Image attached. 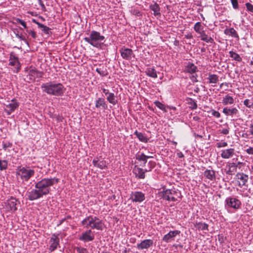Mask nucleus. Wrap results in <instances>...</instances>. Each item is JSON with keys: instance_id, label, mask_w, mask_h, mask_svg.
<instances>
[{"instance_id": "nucleus-56", "label": "nucleus", "mask_w": 253, "mask_h": 253, "mask_svg": "<svg viewBox=\"0 0 253 253\" xmlns=\"http://www.w3.org/2000/svg\"><path fill=\"white\" fill-rule=\"evenodd\" d=\"M221 133L224 134H227L229 133V129L227 128H223L221 131Z\"/></svg>"}, {"instance_id": "nucleus-64", "label": "nucleus", "mask_w": 253, "mask_h": 253, "mask_svg": "<svg viewBox=\"0 0 253 253\" xmlns=\"http://www.w3.org/2000/svg\"><path fill=\"white\" fill-rule=\"evenodd\" d=\"M128 251L126 249H125V250L123 252V253H127Z\"/></svg>"}, {"instance_id": "nucleus-26", "label": "nucleus", "mask_w": 253, "mask_h": 253, "mask_svg": "<svg viewBox=\"0 0 253 253\" xmlns=\"http://www.w3.org/2000/svg\"><path fill=\"white\" fill-rule=\"evenodd\" d=\"M227 167H228V169L226 171V174L230 175L233 172L236 171L238 165H236L235 163H230L227 165Z\"/></svg>"}, {"instance_id": "nucleus-10", "label": "nucleus", "mask_w": 253, "mask_h": 253, "mask_svg": "<svg viewBox=\"0 0 253 253\" xmlns=\"http://www.w3.org/2000/svg\"><path fill=\"white\" fill-rule=\"evenodd\" d=\"M94 239V234L91 229H88L83 232L79 239L84 242L92 241Z\"/></svg>"}, {"instance_id": "nucleus-55", "label": "nucleus", "mask_w": 253, "mask_h": 253, "mask_svg": "<svg viewBox=\"0 0 253 253\" xmlns=\"http://www.w3.org/2000/svg\"><path fill=\"white\" fill-rule=\"evenodd\" d=\"M77 251L79 253H84L86 251V250L84 248H78Z\"/></svg>"}, {"instance_id": "nucleus-33", "label": "nucleus", "mask_w": 253, "mask_h": 253, "mask_svg": "<svg viewBox=\"0 0 253 253\" xmlns=\"http://www.w3.org/2000/svg\"><path fill=\"white\" fill-rule=\"evenodd\" d=\"M146 74L152 78H157V75L156 71L153 68H147L146 71Z\"/></svg>"}, {"instance_id": "nucleus-48", "label": "nucleus", "mask_w": 253, "mask_h": 253, "mask_svg": "<svg viewBox=\"0 0 253 253\" xmlns=\"http://www.w3.org/2000/svg\"><path fill=\"white\" fill-rule=\"evenodd\" d=\"M16 37L19 38L20 40L23 41L25 42L26 44L28 45V42L27 41V40L25 39V38L22 35H20L19 34H16Z\"/></svg>"}, {"instance_id": "nucleus-19", "label": "nucleus", "mask_w": 253, "mask_h": 253, "mask_svg": "<svg viewBox=\"0 0 253 253\" xmlns=\"http://www.w3.org/2000/svg\"><path fill=\"white\" fill-rule=\"evenodd\" d=\"M222 112L226 116H233L236 115L239 111L236 108L225 107L223 109Z\"/></svg>"}, {"instance_id": "nucleus-45", "label": "nucleus", "mask_w": 253, "mask_h": 253, "mask_svg": "<svg viewBox=\"0 0 253 253\" xmlns=\"http://www.w3.org/2000/svg\"><path fill=\"white\" fill-rule=\"evenodd\" d=\"M246 5L247 10L249 11H250V12L253 13V5L249 2H248V3H246Z\"/></svg>"}, {"instance_id": "nucleus-23", "label": "nucleus", "mask_w": 253, "mask_h": 253, "mask_svg": "<svg viewBox=\"0 0 253 253\" xmlns=\"http://www.w3.org/2000/svg\"><path fill=\"white\" fill-rule=\"evenodd\" d=\"M207 80H208L209 84H212V86H215L216 83L219 81V77L215 74H210Z\"/></svg>"}, {"instance_id": "nucleus-59", "label": "nucleus", "mask_w": 253, "mask_h": 253, "mask_svg": "<svg viewBox=\"0 0 253 253\" xmlns=\"http://www.w3.org/2000/svg\"><path fill=\"white\" fill-rule=\"evenodd\" d=\"M177 155L179 158H183L184 157V155L181 152H179L177 153Z\"/></svg>"}, {"instance_id": "nucleus-11", "label": "nucleus", "mask_w": 253, "mask_h": 253, "mask_svg": "<svg viewBox=\"0 0 253 253\" xmlns=\"http://www.w3.org/2000/svg\"><path fill=\"white\" fill-rule=\"evenodd\" d=\"M120 52L122 58L127 60H130L135 57L132 49L124 46L120 49Z\"/></svg>"}, {"instance_id": "nucleus-58", "label": "nucleus", "mask_w": 253, "mask_h": 253, "mask_svg": "<svg viewBox=\"0 0 253 253\" xmlns=\"http://www.w3.org/2000/svg\"><path fill=\"white\" fill-rule=\"evenodd\" d=\"M133 14L134 15H136V16H140V15L139 11H138L137 10H134L133 11Z\"/></svg>"}, {"instance_id": "nucleus-43", "label": "nucleus", "mask_w": 253, "mask_h": 253, "mask_svg": "<svg viewBox=\"0 0 253 253\" xmlns=\"http://www.w3.org/2000/svg\"><path fill=\"white\" fill-rule=\"evenodd\" d=\"M188 103L191 105L190 107L192 109H196L197 108V104L194 100L190 99Z\"/></svg>"}, {"instance_id": "nucleus-42", "label": "nucleus", "mask_w": 253, "mask_h": 253, "mask_svg": "<svg viewBox=\"0 0 253 253\" xmlns=\"http://www.w3.org/2000/svg\"><path fill=\"white\" fill-rule=\"evenodd\" d=\"M227 145L228 144H227V142H226L225 141H223L217 142L216 144V147L218 148H221V147H225L227 146Z\"/></svg>"}, {"instance_id": "nucleus-13", "label": "nucleus", "mask_w": 253, "mask_h": 253, "mask_svg": "<svg viewBox=\"0 0 253 253\" xmlns=\"http://www.w3.org/2000/svg\"><path fill=\"white\" fill-rule=\"evenodd\" d=\"M225 202L229 207L235 209H239L241 206V202L238 199L235 198H227Z\"/></svg>"}, {"instance_id": "nucleus-1", "label": "nucleus", "mask_w": 253, "mask_h": 253, "mask_svg": "<svg viewBox=\"0 0 253 253\" xmlns=\"http://www.w3.org/2000/svg\"><path fill=\"white\" fill-rule=\"evenodd\" d=\"M56 178H43L37 182L35 189L28 190L26 196L30 201H34L47 195L50 191V187L58 182Z\"/></svg>"}, {"instance_id": "nucleus-36", "label": "nucleus", "mask_w": 253, "mask_h": 253, "mask_svg": "<svg viewBox=\"0 0 253 253\" xmlns=\"http://www.w3.org/2000/svg\"><path fill=\"white\" fill-rule=\"evenodd\" d=\"M134 134L136 135L138 139L143 142H147L148 141V138L141 132H139L137 131H135Z\"/></svg>"}, {"instance_id": "nucleus-41", "label": "nucleus", "mask_w": 253, "mask_h": 253, "mask_svg": "<svg viewBox=\"0 0 253 253\" xmlns=\"http://www.w3.org/2000/svg\"><path fill=\"white\" fill-rule=\"evenodd\" d=\"M136 159L138 161H142L144 162V164L145 165L147 163V160L146 159V155L143 153L141 154L140 155H137L136 157Z\"/></svg>"}, {"instance_id": "nucleus-9", "label": "nucleus", "mask_w": 253, "mask_h": 253, "mask_svg": "<svg viewBox=\"0 0 253 253\" xmlns=\"http://www.w3.org/2000/svg\"><path fill=\"white\" fill-rule=\"evenodd\" d=\"M18 203H19V202L16 198L11 197L5 203L6 210L10 212L16 211L17 210L16 206Z\"/></svg>"}, {"instance_id": "nucleus-39", "label": "nucleus", "mask_w": 253, "mask_h": 253, "mask_svg": "<svg viewBox=\"0 0 253 253\" xmlns=\"http://www.w3.org/2000/svg\"><path fill=\"white\" fill-rule=\"evenodd\" d=\"M156 106L158 107L160 109L165 111V112H167V110L166 109V107L164 104H162L161 102H160L159 101H156L154 102Z\"/></svg>"}, {"instance_id": "nucleus-7", "label": "nucleus", "mask_w": 253, "mask_h": 253, "mask_svg": "<svg viewBox=\"0 0 253 253\" xmlns=\"http://www.w3.org/2000/svg\"><path fill=\"white\" fill-rule=\"evenodd\" d=\"M27 72L26 79L29 82H34L37 78L42 77L41 72L37 71L35 67H30L26 70Z\"/></svg>"}, {"instance_id": "nucleus-44", "label": "nucleus", "mask_w": 253, "mask_h": 253, "mask_svg": "<svg viewBox=\"0 0 253 253\" xmlns=\"http://www.w3.org/2000/svg\"><path fill=\"white\" fill-rule=\"evenodd\" d=\"M244 105L248 108H251L253 106V103L249 99H247L244 101Z\"/></svg>"}, {"instance_id": "nucleus-3", "label": "nucleus", "mask_w": 253, "mask_h": 253, "mask_svg": "<svg viewBox=\"0 0 253 253\" xmlns=\"http://www.w3.org/2000/svg\"><path fill=\"white\" fill-rule=\"evenodd\" d=\"M81 224L84 226V228H90L92 229L102 230L104 224L101 220L96 216L89 215L84 218L82 221Z\"/></svg>"}, {"instance_id": "nucleus-32", "label": "nucleus", "mask_w": 253, "mask_h": 253, "mask_svg": "<svg viewBox=\"0 0 253 253\" xmlns=\"http://www.w3.org/2000/svg\"><path fill=\"white\" fill-rule=\"evenodd\" d=\"M194 31L198 33V34H201L202 32H204V27L202 26V24L200 22H198L195 23L194 26L193 27Z\"/></svg>"}, {"instance_id": "nucleus-21", "label": "nucleus", "mask_w": 253, "mask_h": 253, "mask_svg": "<svg viewBox=\"0 0 253 253\" xmlns=\"http://www.w3.org/2000/svg\"><path fill=\"white\" fill-rule=\"evenodd\" d=\"M33 22L36 23L38 25V27L41 29L42 31L45 34L48 35L52 34V32L50 31L51 29L49 27L37 22L35 19H33Z\"/></svg>"}, {"instance_id": "nucleus-61", "label": "nucleus", "mask_w": 253, "mask_h": 253, "mask_svg": "<svg viewBox=\"0 0 253 253\" xmlns=\"http://www.w3.org/2000/svg\"><path fill=\"white\" fill-rule=\"evenodd\" d=\"M226 85V86H228V84H227V83H221V84H220V86H219L220 88H222V86H223V85Z\"/></svg>"}, {"instance_id": "nucleus-16", "label": "nucleus", "mask_w": 253, "mask_h": 253, "mask_svg": "<svg viewBox=\"0 0 253 253\" xmlns=\"http://www.w3.org/2000/svg\"><path fill=\"white\" fill-rule=\"evenodd\" d=\"M50 245L49 250L51 252L56 250L59 244V239L55 235H53L50 240Z\"/></svg>"}, {"instance_id": "nucleus-28", "label": "nucleus", "mask_w": 253, "mask_h": 253, "mask_svg": "<svg viewBox=\"0 0 253 253\" xmlns=\"http://www.w3.org/2000/svg\"><path fill=\"white\" fill-rule=\"evenodd\" d=\"M234 102V98L228 94L225 95L222 99V103L224 105L232 104Z\"/></svg>"}, {"instance_id": "nucleus-20", "label": "nucleus", "mask_w": 253, "mask_h": 253, "mask_svg": "<svg viewBox=\"0 0 253 253\" xmlns=\"http://www.w3.org/2000/svg\"><path fill=\"white\" fill-rule=\"evenodd\" d=\"M237 178L240 180L239 185L244 186L247 182L249 176L248 175L244 174V173H238L236 174Z\"/></svg>"}, {"instance_id": "nucleus-27", "label": "nucleus", "mask_w": 253, "mask_h": 253, "mask_svg": "<svg viewBox=\"0 0 253 253\" xmlns=\"http://www.w3.org/2000/svg\"><path fill=\"white\" fill-rule=\"evenodd\" d=\"M201 38V40L203 41L208 43H213L214 42L213 39L211 37L208 36L205 33V31L202 32L199 34Z\"/></svg>"}, {"instance_id": "nucleus-4", "label": "nucleus", "mask_w": 253, "mask_h": 253, "mask_svg": "<svg viewBox=\"0 0 253 253\" xmlns=\"http://www.w3.org/2000/svg\"><path fill=\"white\" fill-rule=\"evenodd\" d=\"M105 37L98 32L92 31L89 36L85 37L84 40L93 47L99 48L103 44Z\"/></svg>"}, {"instance_id": "nucleus-31", "label": "nucleus", "mask_w": 253, "mask_h": 253, "mask_svg": "<svg viewBox=\"0 0 253 253\" xmlns=\"http://www.w3.org/2000/svg\"><path fill=\"white\" fill-rule=\"evenodd\" d=\"M95 107L96 108H100L102 107L103 109H105L106 107V102L104 99L102 98H99L95 102Z\"/></svg>"}, {"instance_id": "nucleus-57", "label": "nucleus", "mask_w": 253, "mask_h": 253, "mask_svg": "<svg viewBox=\"0 0 253 253\" xmlns=\"http://www.w3.org/2000/svg\"><path fill=\"white\" fill-rule=\"evenodd\" d=\"M103 92L106 95H108L110 92H109V91L108 89H105V88H102Z\"/></svg>"}, {"instance_id": "nucleus-12", "label": "nucleus", "mask_w": 253, "mask_h": 253, "mask_svg": "<svg viewBox=\"0 0 253 253\" xmlns=\"http://www.w3.org/2000/svg\"><path fill=\"white\" fill-rule=\"evenodd\" d=\"M145 199V194L140 191L132 192L130 195V199L135 203H141Z\"/></svg>"}, {"instance_id": "nucleus-37", "label": "nucleus", "mask_w": 253, "mask_h": 253, "mask_svg": "<svg viewBox=\"0 0 253 253\" xmlns=\"http://www.w3.org/2000/svg\"><path fill=\"white\" fill-rule=\"evenodd\" d=\"M195 227L199 230H208L209 225L205 223L198 222L196 223Z\"/></svg>"}, {"instance_id": "nucleus-6", "label": "nucleus", "mask_w": 253, "mask_h": 253, "mask_svg": "<svg viewBox=\"0 0 253 253\" xmlns=\"http://www.w3.org/2000/svg\"><path fill=\"white\" fill-rule=\"evenodd\" d=\"M35 174V170L30 167H19L16 169V174L24 181H27Z\"/></svg>"}, {"instance_id": "nucleus-38", "label": "nucleus", "mask_w": 253, "mask_h": 253, "mask_svg": "<svg viewBox=\"0 0 253 253\" xmlns=\"http://www.w3.org/2000/svg\"><path fill=\"white\" fill-rule=\"evenodd\" d=\"M229 53L230 54V57L233 58L234 60H235L238 62H241L242 61V58L241 57L240 55L238 54V53H237L235 52H233L232 51H230Z\"/></svg>"}, {"instance_id": "nucleus-47", "label": "nucleus", "mask_w": 253, "mask_h": 253, "mask_svg": "<svg viewBox=\"0 0 253 253\" xmlns=\"http://www.w3.org/2000/svg\"><path fill=\"white\" fill-rule=\"evenodd\" d=\"M16 21L17 22L20 23L22 26H23L24 28H27L26 23L24 21H23L22 20H21L20 19H19V18H17V19H16Z\"/></svg>"}, {"instance_id": "nucleus-17", "label": "nucleus", "mask_w": 253, "mask_h": 253, "mask_svg": "<svg viewBox=\"0 0 253 253\" xmlns=\"http://www.w3.org/2000/svg\"><path fill=\"white\" fill-rule=\"evenodd\" d=\"M221 152V157L226 159L232 157L235 154V150L233 148L222 150Z\"/></svg>"}, {"instance_id": "nucleus-62", "label": "nucleus", "mask_w": 253, "mask_h": 253, "mask_svg": "<svg viewBox=\"0 0 253 253\" xmlns=\"http://www.w3.org/2000/svg\"><path fill=\"white\" fill-rule=\"evenodd\" d=\"M9 147V145H7L6 143L3 144V148L6 149L7 147Z\"/></svg>"}, {"instance_id": "nucleus-2", "label": "nucleus", "mask_w": 253, "mask_h": 253, "mask_svg": "<svg viewBox=\"0 0 253 253\" xmlns=\"http://www.w3.org/2000/svg\"><path fill=\"white\" fill-rule=\"evenodd\" d=\"M41 87L43 91L50 95L60 96L64 92V86L60 83L55 84L49 82L43 84Z\"/></svg>"}, {"instance_id": "nucleus-5", "label": "nucleus", "mask_w": 253, "mask_h": 253, "mask_svg": "<svg viewBox=\"0 0 253 253\" xmlns=\"http://www.w3.org/2000/svg\"><path fill=\"white\" fill-rule=\"evenodd\" d=\"M159 195L163 199L168 201H178L181 200L182 198L180 191L175 188L164 190L159 192Z\"/></svg>"}, {"instance_id": "nucleus-22", "label": "nucleus", "mask_w": 253, "mask_h": 253, "mask_svg": "<svg viewBox=\"0 0 253 253\" xmlns=\"http://www.w3.org/2000/svg\"><path fill=\"white\" fill-rule=\"evenodd\" d=\"M133 171L136 176L138 178L143 179L145 178V171L142 169L135 166Z\"/></svg>"}, {"instance_id": "nucleus-53", "label": "nucleus", "mask_w": 253, "mask_h": 253, "mask_svg": "<svg viewBox=\"0 0 253 253\" xmlns=\"http://www.w3.org/2000/svg\"><path fill=\"white\" fill-rule=\"evenodd\" d=\"M29 34H30L31 35V36L32 37V38H33L34 39H36V37H37V34L35 32H34V31H30L29 32Z\"/></svg>"}, {"instance_id": "nucleus-24", "label": "nucleus", "mask_w": 253, "mask_h": 253, "mask_svg": "<svg viewBox=\"0 0 253 253\" xmlns=\"http://www.w3.org/2000/svg\"><path fill=\"white\" fill-rule=\"evenodd\" d=\"M204 175L206 178L211 181H213L215 179V171L213 170H206L204 172Z\"/></svg>"}, {"instance_id": "nucleus-8", "label": "nucleus", "mask_w": 253, "mask_h": 253, "mask_svg": "<svg viewBox=\"0 0 253 253\" xmlns=\"http://www.w3.org/2000/svg\"><path fill=\"white\" fill-rule=\"evenodd\" d=\"M19 106V102L16 99H12L4 105V111L7 115H10Z\"/></svg>"}, {"instance_id": "nucleus-15", "label": "nucleus", "mask_w": 253, "mask_h": 253, "mask_svg": "<svg viewBox=\"0 0 253 253\" xmlns=\"http://www.w3.org/2000/svg\"><path fill=\"white\" fill-rule=\"evenodd\" d=\"M180 232L178 230L170 231L163 237V240L166 243L170 242L173 240L174 238L178 235Z\"/></svg>"}, {"instance_id": "nucleus-25", "label": "nucleus", "mask_w": 253, "mask_h": 253, "mask_svg": "<svg viewBox=\"0 0 253 253\" xmlns=\"http://www.w3.org/2000/svg\"><path fill=\"white\" fill-rule=\"evenodd\" d=\"M197 67L193 63L189 62L185 67V71L190 74L195 73L197 71Z\"/></svg>"}, {"instance_id": "nucleus-60", "label": "nucleus", "mask_w": 253, "mask_h": 253, "mask_svg": "<svg viewBox=\"0 0 253 253\" xmlns=\"http://www.w3.org/2000/svg\"><path fill=\"white\" fill-rule=\"evenodd\" d=\"M186 38L187 39H192L193 36L191 34L187 35L185 36Z\"/></svg>"}, {"instance_id": "nucleus-54", "label": "nucleus", "mask_w": 253, "mask_h": 253, "mask_svg": "<svg viewBox=\"0 0 253 253\" xmlns=\"http://www.w3.org/2000/svg\"><path fill=\"white\" fill-rule=\"evenodd\" d=\"M249 131L250 134L253 135V123L250 125Z\"/></svg>"}, {"instance_id": "nucleus-50", "label": "nucleus", "mask_w": 253, "mask_h": 253, "mask_svg": "<svg viewBox=\"0 0 253 253\" xmlns=\"http://www.w3.org/2000/svg\"><path fill=\"white\" fill-rule=\"evenodd\" d=\"M211 114L217 118H219L220 116V114L219 112L215 110L212 111Z\"/></svg>"}, {"instance_id": "nucleus-49", "label": "nucleus", "mask_w": 253, "mask_h": 253, "mask_svg": "<svg viewBox=\"0 0 253 253\" xmlns=\"http://www.w3.org/2000/svg\"><path fill=\"white\" fill-rule=\"evenodd\" d=\"M18 60V58L13 53H11L9 57V61Z\"/></svg>"}, {"instance_id": "nucleus-18", "label": "nucleus", "mask_w": 253, "mask_h": 253, "mask_svg": "<svg viewBox=\"0 0 253 253\" xmlns=\"http://www.w3.org/2000/svg\"><path fill=\"white\" fill-rule=\"evenodd\" d=\"M93 165L100 169H104L107 168V163L104 160H100L98 158L94 159L92 161Z\"/></svg>"}, {"instance_id": "nucleus-63", "label": "nucleus", "mask_w": 253, "mask_h": 253, "mask_svg": "<svg viewBox=\"0 0 253 253\" xmlns=\"http://www.w3.org/2000/svg\"><path fill=\"white\" fill-rule=\"evenodd\" d=\"M39 3L42 6H44V5L42 3V0H39Z\"/></svg>"}, {"instance_id": "nucleus-40", "label": "nucleus", "mask_w": 253, "mask_h": 253, "mask_svg": "<svg viewBox=\"0 0 253 253\" xmlns=\"http://www.w3.org/2000/svg\"><path fill=\"white\" fill-rule=\"evenodd\" d=\"M7 162L5 160H0V170H2L6 169Z\"/></svg>"}, {"instance_id": "nucleus-14", "label": "nucleus", "mask_w": 253, "mask_h": 253, "mask_svg": "<svg viewBox=\"0 0 253 253\" xmlns=\"http://www.w3.org/2000/svg\"><path fill=\"white\" fill-rule=\"evenodd\" d=\"M153 245V241L151 239H146L137 245V248L139 250L147 249Z\"/></svg>"}, {"instance_id": "nucleus-30", "label": "nucleus", "mask_w": 253, "mask_h": 253, "mask_svg": "<svg viewBox=\"0 0 253 253\" xmlns=\"http://www.w3.org/2000/svg\"><path fill=\"white\" fill-rule=\"evenodd\" d=\"M9 65L15 67V70L14 71L16 73L18 72L20 69L21 65L18 60L9 61Z\"/></svg>"}, {"instance_id": "nucleus-51", "label": "nucleus", "mask_w": 253, "mask_h": 253, "mask_svg": "<svg viewBox=\"0 0 253 253\" xmlns=\"http://www.w3.org/2000/svg\"><path fill=\"white\" fill-rule=\"evenodd\" d=\"M96 71L100 75H102V76L105 75L104 72L103 70H102L101 68H96Z\"/></svg>"}, {"instance_id": "nucleus-34", "label": "nucleus", "mask_w": 253, "mask_h": 253, "mask_svg": "<svg viewBox=\"0 0 253 253\" xmlns=\"http://www.w3.org/2000/svg\"><path fill=\"white\" fill-rule=\"evenodd\" d=\"M107 101L113 105H115L117 103V100L116 99L115 96L113 93H110L107 96Z\"/></svg>"}, {"instance_id": "nucleus-29", "label": "nucleus", "mask_w": 253, "mask_h": 253, "mask_svg": "<svg viewBox=\"0 0 253 253\" xmlns=\"http://www.w3.org/2000/svg\"><path fill=\"white\" fill-rule=\"evenodd\" d=\"M224 33L226 35H230L234 38L239 39V36L233 28L226 29L224 30Z\"/></svg>"}, {"instance_id": "nucleus-35", "label": "nucleus", "mask_w": 253, "mask_h": 253, "mask_svg": "<svg viewBox=\"0 0 253 253\" xmlns=\"http://www.w3.org/2000/svg\"><path fill=\"white\" fill-rule=\"evenodd\" d=\"M150 9L154 11V15H160V8L159 5L157 3H155L154 4L150 6Z\"/></svg>"}, {"instance_id": "nucleus-52", "label": "nucleus", "mask_w": 253, "mask_h": 253, "mask_svg": "<svg viewBox=\"0 0 253 253\" xmlns=\"http://www.w3.org/2000/svg\"><path fill=\"white\" fill-rule=\"evenodd\" d=\"M246 151L248 154L253 155V147H250Z\"/></svg>"}, {"instance_id": "nucleus-46", "label": "nucleus", "mask_w": 253, "mask_h": 253, "mask_svg": "<svg viewBox=\"0 0 253 253\" xmlns=\"http://www.w3.org/2000/svg\"><path fill=\"white\" fill-rule=\"evenodd\" d=\"M232 3L233 7L234 9H237L238 8V0H230Z\"/></svg>"}]
</instances>
